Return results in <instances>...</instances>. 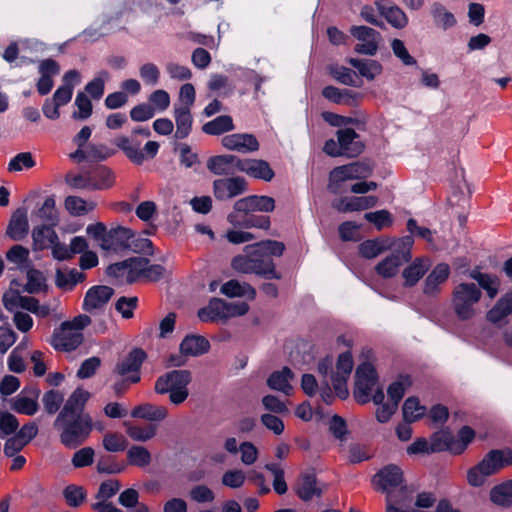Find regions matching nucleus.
Instances as JSON below:
<instances>
[{
  "instance_id": "nucleus-58",
  "label": "nucleus",
  "mask_w": 512,
  "mask_h": 512,
  "mask_svg": "<svg viewBox=\"0 0 512 512\" xmlns=\"http://www.w3.org/2000/svg\"><path fill=\"white\" fill-rule=\"evenodd\" d=\"M364 218L372 223L378 231L393 224V218L388 210L382 209L374 212H367Z\"/></svg>"
},
{
  "instance_id": "nucleus-21",
  "label": "nucleus",
  "mask_w": 512,
  "mask_h": 512,
  "mask_svg": "<svg viewBox=\"0 0 512 512\" xmlns=\"http://www.w3.org/2000/svg\"><path fill=\"white\" fill-rule=\"evenodd\" d=\"M375 5L381 16L394 28L402 29L408 23V18L404 11L393 4L390 0L376 1Z\"/></svg>"
},
{
  "instance_id": "nucleus-16",
  "label": "nucleus",
  "mask_w": 512,
  "mask_h": 512,
  "mask_svg": "<svg viewBox=\"0 0 512 512\" xmlns=\"http://www.w3.org/2000/svg\"><path fill=\"white\" fill-rule=\"evenodd\" d=\"M132 237V230L123 226L111 228L106 239L100 246L103 250L115 253L127 252L129 239Z\"/></svg>"
},
{
  "instance_id": "nucleus-15",
  "label": "nucleus",
  "mask_w": 512,
  "mask_h": 512,
  "mask_svg": "<svg viewBox=\"0 0 512 512\" xmlns=\"http://www.w3.org/2000/svg\"><path fill=\"white\" fill-rule=\"evenodd\" d=\"M39 394L38 388L25 387L19 395L12 399L11 409L19 414L34 415L39 409L37 402Z\"/></svg>"
},
{
  "instance_id": "nucleus-47",
  "label": "nucleus",
  "mask_w": 512,
  "mask_h": 512,
  "mask_svg": "<svg viewBox=\"0 0 512 512\" xmlns=\"http://www.w3.org/2000/svg\"><path fill=\"white\" fill-rule=\"evenodd\" d=\"M402 411L404 420L407 423H412L424 416L426 408L420 405L419 399L416 396H411L405 400Z\"/></svg>"
},
{
  "instance_id": "nucleus-12",
  "label": "nucleus",
  "mask_w": 512,
  "mask_h": 512,
  "mask_svg": "<svg viewBox=\"0 0 512 512\" xmlns=\"http://www.w3.org/2000/svg\"><path fill=\"white\" fill-rule=\"evenodd\" d=\"M336 136L345 157H358L365 149V144L361 140L360 135L352 128L339 129L336 132Z\"/></svg>"
},
{
  "instance_id": "nucleus-5",
  "label": "nucleus",
  "mask_w": 512,
  "mask_h": 512,
  "mask_svg": "<svg viewBox=\"0 0 512 512\" xmlns=\"http://www.w3.org/2000/svg\"><path fill=\"white\" fill-rule=\"evenodd\" d=\"M481 290L474 283H461L453 291V308L460 320H468L473 314V306L481 298Z\"/></svg>"
},
{
  "instance_id": "nucleus-51",
  "label": "nucleus",
  "mask_w": 512,
  "mask_h": 512,
  "mask_svg": "<svg viewBox=\"0 0 512 512\" xmlns=\"http://www.w3.org/2000/svg\"><path fill=\"white\" fill-rule=\"evenodd\" d=\"M128 463L136 467H146L151 463V454L143 446L133 445L127 451Z\"/></svg>"
},
{
  "instance_id": "nucleus-43",
  "label": "nucleus",
  "mask_w": 512,
  "mask_h": 512,
  "mask_svg": "<svg viewBox=\"0 0 512 512\" xmlns=\"http://www.w3.org/2000/svg\"><path fill=\"white\" fill-rule=\"evenodd\" d=\"M329 74L339 83L352 87H360L361 82L355 71L345 66L330 65Z\"/></svg>"
},
{
  "instance_id": "nucleus-63",
  "label": "nucleus",
  "mask_w": 512,
  "mask_h": 512,
  "mask_svg": "<svg viewBox=\"0 0 512 512\" xmlns=\"http://www.w3.org/2000/svg\"><path fill=\"white\" fill-rule=\"evenodd\" d=\"M128 446L127 439L120 433H107L103 437V447L108 452H121Z\"/></svg>"
},
{
  "instance_id": "nucleus-33",
  "label": "nucleus",
  "mask_w": 512,
  "mask_h": 512,
  "mask_svg": "<svg viewBox=\"0 0 512 512\" xmlns=\"http://www.w3.org/2000/svg\"><path fill=\"white\" fill-rule=\"evenodd\" d=\"M167 413V409L164 406L145 403L134 407L131 411V416L148 421H162L166 418Z\"/></svg>"
},
{
  "instance_id": "nucleus-29",
  "label": "nucleus",
  "mask_w": 512,
  "mask_h": 512,
  "mask_svg": "<svg viewBox=\"0 0 512 512\" xmlns=\"http://www.w3.org/2000/svg\"><path fill=\"white\" fill-rule=\"evenodd\" d=\"M429 260L417 257L402 272L405 287H413L429 270Z\"/></svg>"
},
{
  "instance_id": "nucleus-1",
  "label": "nucleus",
  "mask_w": 512,
  "mask_h": 512,
  "mask_svg": "<svg viewBox=\"0 0 512 512\" xmlns=\"http://www.w3.org/2000/svg\"><path fill=\"white\" fill-rule=\"evenodd\" d=\"M285 245L276 240H262L255 244L245 246V253L250 254L254 274L262 276L265 279H281V274L276 271L273 256L283 255Z\"/></svg>"
},
{
  "instance_id": "nucleus-27",
  "label": "nucleus",
  "mask_w": 512,
  "mask_h": 512,
  "mask_svg": "<svg viewBox=\"0 0 512 512\" xmlns=\"http://www.w3.org/2000/svg\"><path fill=\"white\" fill-rule=\"evenodd\" d=\"M210 342L201 335H186L180 343L179 350L183 355L201 356L210 350Z\"/></svg>"
},
{
  "instance_id": "nucleus-6",
  "label": "nucleus",
  "mask_w": 512,
  "mask_h": 512,
  "mask_svg": "<svg viewBox=\"0 0 512 512\" xmlns=\"http://www.w3.org/2000/svg\"><path fill=\"white\" fill-rule=\"evenodd\" d=\"M372 483L377 491L386 494V500H392L393 492L404 483L402 469L396 464H388L382 467L372 478Z\"/></svg>"
},
{
  "instance_id": "nucleus-62",
  "label": "nucleus",
  "mask_w": 512,
  "mask_h": 512,
  "mask_svg": "<svg viewBox=\"0 0 512 512\" xmlns=\"http://www.w3.org/2000/svg\"><path fill=\"white\" fill-rule=\"evenodd\" d=\"M127 251H131L137 254L152 255L153 243L148 238L136 236L132 231V237L129 239Z\"/></svg>"
},
{
  "instance_id": "nucleus-36",
  "label": "nucleus",
  "mask_w": 512,
  "mask_h": 512,
  "mask_svg": "<svg viewBox=\"0 0 512 512\" xmlns=\"http://www.w3.org/2000/svg\"><path fill=\"white\" fill-rule=\"evenodd\" d=\"M389 238H376L363 241L358 252L362 258L373 259L389 249Z\"/></svg>"
},
{
  "instance_id": "nucleus-61",
  "label": "nucleus",
  "mask_w": 512,
  "mask_h": 512,
  "mask_svg": "<svg viewBox=\"0 0 512 512\" xmlns=\"http://www.w3.org/2000/svg\"><path fill=\"white\" fill-rule=\"evenodd\" d=\"M89 162H102L116 154V150L105 144H88Z\"/></svg>"
},
{
  "instance_id": "nucleus-64",
  "label": "nucleus",
  "mask_w": 512,
  "mask_h": 512,
  "mask_svg": "<svg viewBox=\"0 0 512 512\" xmlns=\"http://www.w3.org/2000/svg\"><path fill=\"white\" fill-rule=\"evenodd\" d=\"M95 451L92 447H83L77 450L72 457L71 463L75 468H84L93 464Z\"/></svg>"
},
{
  "instance_id": "nucleus-23",
  "label": "nucleus",
  "mask_w": 512,
  "mask_h": 512,
  "mask_svg": "<svg viewBox=\"0 0 512 512\" xmlns=\"http://www.w3.org/2000/svg\"><path fill=\"white\" fill-rule=\"evenodd\" d=\"M240 172L266 182H270L275 176L270 164L263 159H242Z\"/></svg>"
},
{
  "instance_id": "nucleus-32",
  "label": "nucleus",
  "mask_w": 512,
  "mask_h": 512,
  "mask_svg": "<svg viewBox=\"0 0 512 512\" xmlns=\"http://www.w3.org/2000/svg\"><path fill=\"white\" fill-rule=\"evenodd\" d=\"M174 117L176 122V139H184L189 136L192 130L193 118L188 106L174 108Z\"/></svg>"
},
{
  "instance_id": "nucleus-30",
  "label": "nucleus",
  "mask_w": 512,
  "mask_h": 512,
  "mask_svg": "<svg viewBox=\"0 0 512 512\" xmlns=\"http://www.w3.org/2000/svg\"><path fill=\"white\" fill-rule=\"evenodd\" d=\"M55 226L43 224L37 226L32 231L33 249L35 251H43L57 241V233L54 230Z\"/></svg>"
},
{
  "instance_id": "nucleus-7",
  "label": "nucleus",
  "mask_w": 512,
  "mask_h": 512,
  "mask_svg": "<svg viewBox=\"0 0 512 512\" xmlns=\"http://www.w3.org/2000/svg\"><path fill=\"white\" fill-rule=\"evenodd\" d=\"M147 359V353L139 347L131 349L128 354L118 359L112 374L114 376L138 377L141 380V367Z\"/></svg>"
},
{
  "instance_id": "nucleus-42",
  "label": "nucleus",
  "mask_w": 512,
  "mask_h": 512,
  "mask_svg": "<svg viewBox=\"0 0 512 512\" xmlns=\"http://www.w3.org/2000/svg\"><path fill=\"white\" fill-rule=\"evenodd\" d=\"M412 377L409 374H400L398 378L392 382L388 388L387 393L391 402L399 405L405 391L412 385Z\"/></svg>"
},
{
  "instance_id": "nucleus-4",
  "label": "nucleus",
  "mask_w": 512,
  "mask_h": 512,
  "mask_svg": "<svg viewBox=\"0 0 512 512\" xmlns=\"http://www.w3.org/2000/svg\"><path fill=\"white\" fill-rule=\"evenodd\" d=\"M372 166L364 161H356L346 165L337 166L329 173L328 190L332 194L341 192V184L346 180L364 179L371 176Z\"/></svg>"
},
{
  "instance_id": "nucleus-19",
  "label": "nucleus",
  "mask_w": 512,
  "mask_h": 512,
  "mask_svg": "<svg viewBox=\"0 0 512 512\" xmlns=\"http://www.w3.org/2000/svg\"><path fill=\"white\" fill-rule=\"evenodd\" d=\"M83 341V335L80 332H73V330L62 329V324L58 329H55L52 335L50 344L57 351H73Z\"/></svg>"
},
{
  "instance_id": "nucleus-40",
  "label": "nucleus",
  "mask_w": 512,
  "mask_h": 512,
  "mask_svg": "<svg viewBox=\"0 0 512 512\" xmlns=\"http://www.w3.org/2000/svg\"><path fill=\"white\" fill-rule=\"evenodd\" d=\"M429 445L431 453L449 451L454 455V435L448 430L433 433Z\"/></svg>"
},
{
  "instance_id": "nucleus-38",
  "label": "nucleus",
  "mask_w": 512,
  "mask_h": 512,
  "mask_svg": "<svg viewBox=\"0 0 512 512\" xmlns=\"http://www.w3.org/2000/svg\"><path fill=\"white\" fill-rule=\"evenodd\" d=\"M347 62L354 68H356L362 77L368 80H373L377 75L382 72V65L372 59H357L349 58Z\"/></svg>"
},
{
  "instance_id": "nucleus-35",
  "label": "nucleus",
  "mask_w": 512,
  "mask_h": 512,
  "mask_svg": "<svg viewBox=\"0 0 512 512\" xmlns=\"http://www.w3.org/2000/svg\"><path fill=\"white\" fill-rule=\"evenodd\" d=\"M408 263L407 259L398 257V254L391 253L375 266V271L383 278H392L397 275L399 268Z\"/></svg>"
},
{
  "instance_id": "nucleus-52",
  "label": "nucleus",
  "mask_w": 512,
  "mask_h": 512,
  "mask_svg": "<svg viewBox=\"0 0 512 512\" xmlns=\"http://www.w3.org/2000/svg\"><path fill=\"white\" fill-rule=\"evenodd\" d=\"M377 381L355 378L353 395L357 403L366 404L371 400V392Z\"/></svg>"
},
{
  "instance_id": "nucleus-2",
  "label": "nucleus",
  "mask_w": 512,
  "mask_h": 512,
  "mask_svg": "<svg viewBox=\"0 0 512 512\" xmlns=\"http://www.w3.org/2000/svg\"><path fill=\"white\" fill-rule=\"evenodd\" d=\"M59 433L60 443L68 449H77L83 445L93 431V420L90 415L64 416L57 415L53 423Z\"/></svg>"
},
{
  "instance_id": "nucleus-54",
  "label": "nucleus",
  "mask_w": 512,
  "mask_h": 512,
  "mask_svg": "<svg viewBox=\"0 0 512 512\" xmlns=\"http://www.w3.org/2000/svg\"><path fill=\"white\" fill-rule=\"evenodd\" d=\"M475 431L468 425L462 426L457 433V438L454 437V455L462 454L468 445L475 438Z\"/></svg>"
},
{
  "instance_id": "nucleus-57",
  "label": "nucleus",
  "mask_w": 512,
  "mask_h": 512,
  "mask_svg": "<svg viewBox=\"0 0 512 512\" xmlns=\"http://www.w3.org/2000/svg\"><path fill=\"white\" fill-rule=\"evenodd\" d=\"M64 401L63 394L58 390H48L42 397V403L47 414L54 415L59 411Z\"/></svg>"
},
{
  "instance_id": "nucleus-8",
  "label": "nucleus",
  "mask_w": 512,
  "mask_h": 512,
  "mask_svg": "<svg viewBox=\"0 0 512 512\" xmlns=\"http://www.w3.org/2000/svg\"><path fill=\"white\" fill-rule=\"evenodd\" d=\"M351 35L361 43L354 46V51L358 54L374 56L378 51V44L381 34L368 26H352Z\"/></svg>"
},
{
  "instance_id": "nucleus-45",
  "label": "nucleus",
  "mask_w": 512,
  "mask_h": 512,
  "mask_svg": "<svg viewBox=\"0 0 512 512\" xmlns=\"http://www.w3.org/2000/svg\"><path fill=\"white\" fill-rule=\"evenodd\" d=\"M192 381V374L189 370L185 372V376L178 380L177 384L169 393V400L174 405L182 404L189 396L188 385Z\"/></svg>"
},
{
  "instance_id": "nucleus-31",
  "label": "nucleus",
  "mask_w": 512,
  "mask_h": 512,
  "mask_svg": "<svg viewBox=\"0 0 512 512\" xmlns=\"http://www.w3.org/2000/svg\"><path fill=\"white\" fill-rule=\"evenodd\" d=\"M88 172L91 180V188L93 191L105 190L112 187V185L114 184V172L104 165H98Z\"/></svg>"
},
{
  "instance_id": "nucleus-60",
  "label": "nucleus",
  "mask_w": 512,
  "mask_h": 512,
  "mask_svg": "<svg viewBox=\"0 0 512 512\" xmlns=\"http://www.w3.org/2000/svg\"><path fill=\"white\" fill-rule=\"evenodd\" d=\"M126 468L125 463H118L111 455L102 456L97 463L96 469L100 474H118Z\"/></svg>"
},
{
  "instance_id": "nucleus-41",
  "label": "nucleus",
  "mask_w": 512,
  "mask_h": 512,
  "mask_svg": "<svg viewBox=\"0 0 512 512\" xmlns=\"http://www.w3.org/2000/svg\"><path fill=\"white\" fill-rule=\"evenodd\" d=\"M186 371L187 370H172L159 376L155 381V392L161 395L170 393L178 380L185 376Z\"/></svg>"
},
{
  "instance_id": "nucleus-24",
  "label": "nucleus",
  "mask_w": 512,
  "mask_h": 512,
  "mask_svg": "<svg viewBox=\"0 0 512 512\" xmlns=\"http://www.w3.org/2000/svg\"><path fill=\"white\" fill-rule=\"evenodd\" d=\"M137 257H130L123 261L110 264L105 273L108 277H112L122 282L125 278V282L133 284L136 282L135 270Z\"/></svg>"
},
{
  "instance_id": "nucleus-3",
  "label": "nucleus",
  "mask_w": 512,
  "mask_h": 512,
  "mask_svg": "<svg viewBox=\"0 0 512 512\" xmlns=\"http://www.w3.org/2000/svg\"><path fill=\"white\" fill-rule=\"evenodd\" d=\"M113 143L131 163L137 166H141L145 160L154 159L160 148L158 142L148 141L141 149V142L132 134L118 136Z\"/></svg>"
},
{
  "instance_id": "nucleus-14",
  "label": "nucleus",
  "mask_w": 512,
  "mask_h": 512,
  "mask_svg": "<svg viewBox=\"0 0 512 512\" xmlns=\"http://www.w3.org/2000/svg\"><path fill=\"white\" fill-rule=\"evenodd\" d=\"M114 295V289L106 285H95L90 287L83 300L82 308L86 312L95 309H102Z\"/></svg>"
},
{
  "instance_id": "nucleus-39",
  "label": "nucleus",
  "mask_w": 512,
  "mask_h": 512,
  "mask_svg": "<svg viewBox=\"0 0 512 512\" xmlns=\"http://www.w3.org/2000/svg\"><path fill=\"white\" fill-rule=\"evenodd\" d=\"M512 313V294L502 296L496 304L487 312L486 318L491 323H499Z\"/></svg>"
},
{
  "instance_id": "nucleus-22",
  "label": "nucleus",
  "mask_w": 512,
  "mask_h": 512,
  "mask_svg": "<svg viewBox=\"0 0 512 512\" xmlns=\"http://www.w3.org/2000/svg\"><path fill=\"white\" fill-rule=\"evenodd\" d=\"M449 275V265L447 263H438L426 277L423 293L427 296L437 295L440 292V285L448 280Z\"/></svg>"
},
{
  "instance_id": "nucleus-25",
  "label": "nucleus",
  "mask_w": 512,
  "mask_h": 512,
  "mask_svg": "<svg viewBox=\"0 0 512 512\" xmlns=\"http://www.w3.org/2000/svg\"><path fill=\"white\" fill-rule=\"evenodd\" d=\"M134 270L136 271V281L142 278L149 282H158L166 274V268L163 265L150 264V260L146 257H137Z\"/></svg>"
},
{
  "instance_id": "nucleus-13",
  "label": "nucleus",
  "mask_w": 512,
  "mask_h": 512,
  "mask_svg": "<svg viewBox=\"0 0 512 512\" xmlns=\"http://www.w3.org/2000/svg\"><path fill=\"white\" fill-rule=\"evenodd\" d=\"M223 147L240 153H251L259 150L260 144L253 134L234 133L222 138Z\"/></svg>"
},
{
  "instance_id": "nucleus-26",
  "label": "nucleus",
  "mask_w": 512,
  "mask_h": 512,
  "mask_svg": "<svg viewBox=\"0 0 512 512\" xmlns=\"http://www.w3.org/2000/svg\"><path fill=\"white\" fill-rule=\"evenodd\" d=\"M28 231L27 211L25 208H18L11 216L6 235L14 241H21L27 236Z\"/></svg>"
},
{
  "instance_id": "nucleus-56",
  "label": "nucleus",
  "mask_w": 512,
  "mask_h": 512,
  "mask_svg": "<svg viewBox=\"0 0 512 512\" xmlns=\"http://www.w3.org/2000/svg\"><path fill=\"white\" fill-rule=\"evenodd\" d=\"M378 202V197L369 195V196H354L351 197L348 202L345 204L343 210L347 211H362L373 208L376 206Z\"/></svg>"
},
{
  "instance_id": "nucleus-10",
  "label": "nucleus",
  "mask_w": 512,
  "mask_h": 512,
  "mask_svg": "<svg viewBox=\"0 0 512 512\" xmlns=\"http://www.w3.org/2000/svg\"><path fill=\"white\" fill-rule=\"evenodd\" d=\"M294 490L296 495L304 502H309L314 497L320 498L323 494V489L318 486L317 476L314 469L300 473Z\"/></svg>"
},
{
  "instance_id": "nucleus-37",
  "label": "nucleus",
  "mask_w": 512,
  "mask_h": 512,
  "mask_svg": "<svg viewBox=\"0 0 512 512\" xmlns=\"http://www.w3.org/2000/svg\"><path fill=\"white\" fill-rule=\"evenodd\" d=\"M221 293L227 297H243L253 300L256 297V290L249 283H239L235 279H231L221 286Z\"/></svg>"
},
{
  "instance_id": "nucleus-48",
  "label": "nucleus",
  "mask_w": 512,
  "mask_h": 512,
  "mask_svg": "<svg viewBox=\"0 0 512 512\" xmlns=\"http://www.w3.org/2000/svg\"><path fill=\"white\" fill-rule=\"evenodd\" d=\"M36 215L47 225H58L59 217L55 206L54 196H49L45 199L42 206L37 210Z\"/></svg>"
},
{
  "instance_id": "nucleus-55",
  "label": "nucleus",
  "mask_w": 512,
  "mask_h": 512,
  "mask_svg": "<svg viewBox=\"0 0 512 512\" xmlns=\"http://www.w3.org/2000/svg\"><path fill=\"white\" fill-rule=\"evenodd\" d=\"M35 165L36 161L31 152H20L9 161L7 170L9 172H20L23 169H31Z\"/></svg>"
},
{
  "instance_id": "nucleus-59",
  "label": "nucleus",
  "mask_w": 512,
  "mask_h": 512,
  "mask_svg": "<svg viewBox=\"0 0 512 512\" xmlns=\"http://www.w3.org/2000/svg\"><path fill=\"white\" fill-rule=\"evenodd\" d=\"M488 453L497 473L503 468L512 465V449H492Z\"/></svg>"
},
{
  "instance_id": "nucleus-17",
  "label": "nucleus",
  "mask_w": 512,
  "mask_h": 512,
  "mask_svg": "<svg viewBox=\"0 0 512 512\" xmlns=\"http://www.w3.org/2000/svg\"><path fill=\"white\" fill-rule=\"evenodd\" d=\"M233 208L238 212H272L275 208V200L265 195H250L237 200Z\"/></svg>"
},
{
  "instance_id": "nucleus-18",
  "label": "nucleus",
  "mask_w": 512,
  "mask_h": 512,
  "mask_svg": "<svg viewBox=\"0 0 512 512\" xmlns=\"http://www.w3.org/2000/svg\"><path fill=\"white\" fill-rule=\"evenodd\" d=\"M89 398L90 393L88 391L80 387L76 388L68 397L58 415H61V419L64 416L90 415L84 412L85 405Z\"/></svg>"
},
{
  "instance_id": "nucleus-49",
  "label": "nucleus",
  "mask_w": 512,
  "mask_h": 512,
  "mask_svg": "<svg viewBox=\"0 0 512 512\" xmlns=\"http://www.w3.org/2000/svg\"><path fill=\"white\" fill-rule=\"evenodd\" d=\"M431 14L436 22L444 30H447L456 25L457 21L455 16L446 10V8L439 2L433 3L431 7Z\"/></svg>"
},
{
  "instance_id": "nucleus-9",
  "label": "nucleus",
  "mask_w": 512,
  "mask_h": 512,
  "mask_svg": "<svg viewBox=\"0 0 512 512\" xmlns=\"http://www.w3.org/2000/svg\"><path fill=\"white\" fill-rule=\"evenodd\" d=\"M248 190V183L240 176L216 179L213 181V194L217 200L224 201L237 197Z\"/></svg>"
},
{
  "instance_id": "nucleus-46",
  "label": "nucleus",
  "mask_w": 512,
  "mask_h": 512,
  "mask_svg": "<svg viewBox=\"0 0 512 512\" xmlns=\"http://www.w3.org/2000/svg\"><path fill=\"white\" fill-rule=\"evenodd\" d=\"M389 249H393V254H398V257L407 259L410 262L412 259V247L414 245V238L411 235H406L400 238H389Z\"/></svg>"
},
{
  "instance_id": "nucleus-53",
  "label": "nucleus",
  "mask_w": 512,
  "mask_h": 512,
  "mask_svg": "<svg viewBox=\"0 0 512 512\" xmlns=\"http://www.w3.org/2000/svg\"><path fill=\"white\" fill-rule=\"evenodd\" d=\"M46 278L40 270L31 269L27 273V283L24 287L29 294H35L47 290Z\"/></svg>"
},
{
  "instance_id": "nucleus-34",
  "label": "nucleus",
  "mask_w": 512,
  "mask_h": 512,
  "mask_svg": "<svg viewBox=\"0 0 512 512\" xmlns=\"http://www.w3.org/2000/svg\"><path fill=\"white\" fill-rule=\"evenodd\" d=\"M234 129L235 125L230 115H220L202 126V132L211 136H219Z\"/></svg>"
},
{
  "instance_id": "nucleus-28",
  "label": "nucleus",
  "mask_w": 512,
  "mask_h": 512,
  "mask_svg": "<svg viewBox=\"0 0 512 512\" xmlns=\"http://www.w3.org/2000/svg\"><path fill=\"white\" fill-rule=\"evenodd\" d=\"M293 371L284 366L281 370L274 371L267 379V385L270 389L280 391L285 395H290L293 388L290 381L293 380Z\"/></svg>"
},
{
  "instance_id": "nucleus-20",
  "label": "nucleus",
  "mask_w": 512,
  "mask_h": 512,
  "mask_svg": "<svg viewBox=\"0 0 512 512\" xmlns=\"http://www.w3.org/2000/svg\"><path fill=\"white\" fill-rule=\"evenodd\" d=\"M496 473L495 466L487 453L479 463L467 471V482L472 487H481L485 484L487 477Z\"/></svg>"
},
{
  "instance_id": "nucleus-50",
  "label": "nucleus",
  "mask_w": 512,
  "mask_h": 512,
  "mask_svg": "<svg viewBox=\"0 0 512 512\" xmlns=\"http://www.w3.org/2000/svg\"><path fill=\"white\" fill-rule=\"evenodd\" d=\"M63 497L69 507L76 508L85 502L87 492L82 486L70 484L63 489Z\"/></svg>"
},
{
  "instance_id": "nucleus-11",
  "label": "nucleus",
  "mask_w": 512,
  "mask_h": 512,
  "mask_svg": "<svg viewBox=\"0 0 512 512\" xmlns=\"http://www.w3.org/2000/svg\"><path fill=\"white\" fill-rule=\"evenodd\" d=\"M241 163L242 159L236 155H215L207 160V169L219 176L234 175L236 172H240Z\"/></svg>"
},
{
  "instance_id": "nucleus-44",
  "label": "nucleus",
  "mask_w": 512,
  "mask_h": 512,
  "mask_svg": "<svg viewBox=\"0 0 512 512\" xmlns=\"http://www.w3.org/2000/svg\"><path fill=\"white\" fill-rule=\"evenodd\" d=\"M490 500L501 507L508 508L512 506V488L508 480L491 489Z\"/></svg>"
}]
</instances>
